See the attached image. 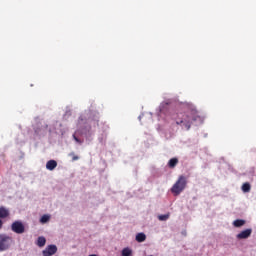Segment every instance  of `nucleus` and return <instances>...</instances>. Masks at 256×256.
Masks as SVG:
<instances>
[{"label": "nucleus", "instance_id": "nucleus-1", "mask_svg": "<svg viewBox=\"0 0 256 256\" xmlns=\"http://www.w3.org/2000/svg\"><path fill=\"white\" fill-rule=\"evenodd\" d=\"M201 117L199 116V112L195 109L184 108V113L179 112L176 118V125H180L182 129H186L189 131L191 129V125H193L194 121H199Z\"/></svg>", "mask_w": 256, "mask_h": 256}, {"label": "nucleus", "instance_id": "nucleus-2", "mask_svg": "<svg viewBox=\"0 0 256 256\" xmlns=\"http://www.w3.org/2000/svg\"><path fill=\"white\" fill-rule=\"evenodd\" d=\"M95 123L97 127H99V113L89 111L88 113L81 115L78 119V127L81 128L83 125H87L89 123Z\"/></svg>", "mask_w": 256, "mask_h": 256}, {"label": "nucleus", "instance_id": "nucleus-3", "mask_svg": "<svg viewBox=\"0 0 256 256\" xmlns=\"http://www.w3.org/2000/svg\"><path fill=\"white\" fill-rule=\"evenodd\" d=\"M186 187H187V177L181 175L178 177V180L172 186L171 193H173V195L177 197L178 195H181L183 191H185Z\"/></svg>", "mask_w": 256, "mask_h": 256}, {"label": "nucleus", "instance_id": "nucleus-4", "mask_svg": "<svg viewBox=\"0 0 256 256\" xmlns=\"http://www.w3.org/2000/svg\"><path fill=\"white\" fill-rule=\"evenodd\" d=\"M13 245V238L7 234H0V251H7Z\"/></svg>", "mask_w": 256, "mask_h": 256}, {"label": "nucleus", "instance_id": "nucleus-5", "mask_svg": "<svg viewBox=\"0 0 256 256\" xmlns=\"http://www.w3.org/2000/svg\"><path fill=\"white\" fill-rule=\"evenodd\" d=\"M11 230L17 235H22V233H25V225L21 221H15L11 225Z\"/></svg>", "mask_w": 256, "mask_h": 256}, {"label": "nucleus", "instance_id": "nucleus-6", "mask_svg": "<svg viewBox=\"0 0 256 256\" xmlns=\"http://www.w3.org/2000/svg\"><path fill=\"white\" fill-rule=\"evenodd\" d=\"M57 253V246L55 244L48 245L43 251V256H53Z\"/></svg>", "mask_w": 256, "mask_h": 256}, {"label": "nucleus", "instance_id": "nucleus-7", "mask_svg": "<svg viewBox=\"0 0 256 256\" xmlns=\"http://www.w3.org/2000/svg\"><path fill=\"white\" fill-rule=\"evenodd\" d=\"M253 233V229L248 228L244 231H241L239 234H237V239H249L251 237V234Z\"/></svg>", "mask_w": 256, "mask_h": 256}, {"label": "nucleus", "instance_id": "nucleus-8", "mask_svg": "<svg viewBox=\"0 0 256 256\" xmlns=\"http://www.w3.org/2000/svg\"><path fill=\"white\" fill-rule=\"evenodd\" d=\"M10 212L9 209L5 208L4 206L0 207V219H7L9 217Z\"/></svg>", "mask_w": 256, "mask_h": 256}, {"label": "nucleus", "instance_id": "nucleus-9", "mask_svg": "<svg viewBox=\"0 0 256 256\" xmlns=\"http://www.w3.org/2000/svg\"><path fill=\"white\" fill-rule=\"evenodd\" d=\"M56 167H57V161L55 160H49L46 163V169H48V171H53Z\"/></svg>", "mask_w": 256, "mask_h": 256}, {"label": "nucleus", "instance_id": "nucleus-10", "mask_svg": "<svg viewBox=\"0 0 256 256\" xmlns=\"http://www.w3.org/2000/svg\"><path fill=\"white\" fill-rule=\"evenodd\" d=\"M178 164H179V159L178 158H171L168 161V167L170 169H175V167H177Z\"/></svg>", "mask_w": 256, "mask_h": 256}, {"label": "nucleus", "instance_id": "nucleus-11", "mask_svg": "<svg viewBox=\"0 0 256 256\" xmlns=\"http://www.w3.org/2000/svg\"><path fill=\"white\" fill-rule=\"evenodd\" d=\"M147 239V236L145 235V233H138L136 235V241L138 243H143V241H145Z\"/></svg>", "mask_w": 256, "mask_h": 256}, {"label": "nucleus", "instance_id": "nucleus-12", "mask_svg": "<svg viewBox=\"0 0 256 256\" xmlns=\"http://www.w3.org/2000/svg\"><path fill=\"white\" fill-rule=\"evenodd\" d=\"M45 243H47V239H45V237L40 236L37 239V246L38 247H45Z\"/></svg>", "mask_w": 256, "mask_h": 256}, {"label": "nucleus", "instance_id": "nucleus-13", "mask_svg": "<svg viewBox=\"0 0 256 256\" xmlns=\"http://www.w3.org/2000/svg\"><path fill=\"white\" fill-rule=\"evenodd\" d=\"M233 225L235 227H243V225H245V220L243 219H237L233 222Z\"/></svg>", "mask_w": 256, "mask_h": 256}, {"label": "nucleus", "instance_id": "nucleus-14", "mask_svg": "<svg viewBox=\"0 0 256 256\" xmlns=\"http://www.w3.org/2000/svg\"><path fill=\"white\" fill-rule=\"evenodd\" d=\"M242 191L244 192V193H249V191H251V184H249V183H244L243 185H242Z\"/></svg>", "mask_w": 256, "mask_h": 256}, {"label": "nucleus", "instance_id": "nucleus-15", "mask_svg": "<svg viewBox=\"0 0 256 256\" xmlns=\"http://www.w3.org/2000/svg\"><path fill=\"white\" fill-rule=\"evenodd\" d=\"M133 254V251H131V249L129 248H124L122 250V256H131Z\"/></svg>", "mask_w": 256, "mask_h": 256}, {"label": "nucleus", "instance_id": "nucleus-16", "mask_svg": "<svg viewBox=\"0 0 256 256\" xmlns=\"http://www.w3.org/2000/svg\"><path fill=\"white\" fill-rule=\"evenodd\" d=\"M49 219H51V217L49 215H43L40 219V222L47 223L49 221Z\"/></svg>", "mask_w": 256, "mask_h": 256}, {"label": "nucleus", "instance_id": "nucleus-17", "mask_svg": "<svg viewBox=\"0 0 256 256\" xmlns=\"http://www.w3.org/2000/svg\"><path fill=\"white\" fill-rule=\"evenodd\" d=\"M82 132L85 134L91 133V125H87L84 128H82Z\"/></svg>", "mask_w": 256, "mask_h": 256}, {"label": "nucleus", "instance_id": "nucleus-18", "mask_svg": "<svg viewBox=\"0 0 256 256\" xmlns=\"http://www.w3.org/2000/svg\"><path fill=\"white\" fill-rule=\"evenodd\" d=\"M158 219L159 221H167V219H169V214L160 215Z\"/></svg>", "mask_w": 256, "mask_h": 256}, {"label": "nucleus", "instance_id": "nucleus-19", "mask_svg": "<svg viewBox=\"0 0 256 256\" xmlns=\"http://www.w3.org/2000/svg\"><path fill=\"white\" fill-rule=\"evenodd\" d=\"M70 157H72V161H78L79 156L75 155V153H70Z\"/></svg>", "mask_w": 256, "mask_h": 256}, {"label": "nucleus", "instance_id": "nucleus-20", "mask_svg": "<svg viewBox=\"0 0 256 256\" xmlns=\"http://www.w3.org/2000/svg\"><path fill=\"white\" fill-rule=\"evenodd\" d=\"M73 139L76 141V143H82V141L79 138H77L75 134L73 135Z\"/></svg>", "mask_w": 256, "mask_h": 256}, {"label": "nucleus", "instance_id": "nucleus-21", "mask_svg": "<svg viewBox=\"0 0 256 256\" xmlns=\"http://www.w3.org/2000/svg\"><path fill=\"white\" fill-rule=\"evenodd\" d=\"M0 229H3V220L0 219Z\"/></svg>", "mask_w": 256, "mask_h": 256}]
</instances>
